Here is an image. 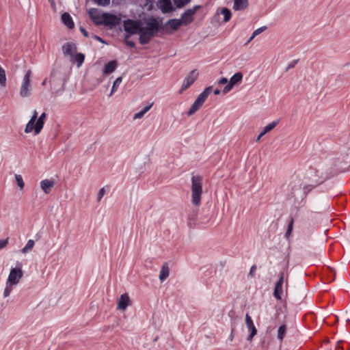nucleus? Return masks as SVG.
Returning a JSON list of instances; mask_svg holds the SVG:
<instances>
[{"label": "nucleus", "mask_w": 350, "mask_h": 350, "mask_svg": "<svg viewBox=\"0 0 350 350\" xmlns=\"http://www.w3.org/2000/svg\"><path fill=\"white\" fill-rule=\"evenodd\" d=\"M15 179L17 183V185L20 188V189H23L25 187V183L23 181V177L20 174H15Z\"/></svg>", "instance_id": "473e14b6"}, {"label": "nucleus", "mask_w": 350, "mask_h": 350, "mask_svg": "<svg viewBox=\"0 0 350 350\" xmlns=\"http://www.w3.org/2000/svg\"><path fill=\"white\" fill-rule=\"evenodd\" d=\"M248 6L247 0H234L233 9L234 10H242L245 9Z\"/></svg>", "instance_id": "412c9836"}, {"label": "nucleus", "mask_w": 350, "mask_h": 350, "mask_svg": "<svg viewBox=\"0 0 350 350\" xmlns=\"http://www.w3.org/2000/svg\"><path fill=\"white\" fill-rule=\"evenodd\" d=\"M126 44L128 46H131V47H135V43L133 41H126Z\"/></svg>", "instance_id": "49530a36"}, {"label": "nucleus", "mask_w": 350, "mask_h": 350, "mask_svg": "<svg viewBox=\"0 0 350 350\" xmlns=\"http://www.w3.org/2000/svg\"><path fill=\"white\" fill-rule=\"evenodd\" d=\"M264 135H262V132L260 133V135L258 136L256 141H259L260 139Z\"/></svg>", "instance_id": "3c124183"}, {"label": "nucleus", "mask_w": 350, "mask_h": 350, "mask_svg": "<svg viewBox=\"0 0 350 350\" xmlns=\"http://www.w3.org/2000/svg\"><path fill=\"white\" fill-rule=\"evenodd\" d=\"M96 4L100 6H107L110 3L111 0H93Z\"/></svg>", "instance_id": "4c0bfd02"}, {"label": "nucleus", "mask_w": 350, "mask_h": 350, "mask_svg": "<svg viewBox=\"0 0 350 350\" xmlns=\"http://www.w3.org/2000/svg\"><path fill=\"white\" fill-rule=\"evenodd\" d=\"M266 29H267L266 26H262L261 27H259V28L255 29L252 33L253 37H256V36H258L260 33L263 32Z\"/></svg>", "instance_id": "58836bf2"}, {"label": "nucleus", "mask_w": 350, "mask_h": 350, "mask_svg": "<svg viewBox=\"0 0 350 350\" xmlns=\"http://www.w3.org/2000/svg\"><path fill=\"white\" fill-rule=\"evenodd\" d=\"M124 29L130 34H138L141 44H148L159 30V22L154 17L141 20L128 19L124 21Z\"/></svg>", "instance_id": "f257e3e1"}, {"label": "nucleus", "mask_w": 350, "mask_h": 350, "mask_svg": "<svg viewBox=\"0 0 350 350\" xmlns=\"http://www.w3.org/2000/svg\"><path fill=\"white\" fill-rule=\"evenodd\" d=\"M198 77V72L197 70H193L191 71L189 75L185 78L183 80L181 88L180 90V92H183L188 88H189L194 81L197 79Z\"/></svg>", "instance_id": "6e6552de"}, {"label": "nucleus", "mask_w": 350, "mask_h": 350, "mask_svg": "<svg viewBox=\"0 0 350 350\" xmlns=\"http://www.w3.org/2000/svg\"><path fill=\"white\" fill-rule=\"evenodd\" d=\"M94 38L96 40H98V42H102V43H106L100 36H94Z\"/></svg>", "instance_id": "a18cd8bd"}, {"label": "nucleus", "mask_w": 350, "mask_h": 350, "mask_svg": "<svg viewBox=\"0 0 350 350\" xmlns=\"http://www.w3.org/2000/svg\"><path fill=\"white\" fill-rule=\"evenodd\" d=\"M130 299L126 294H123L120 296L118 301L117 308L119 310H124L129 305Z\"/></svg>", "instance_id": "6ab92c4d"}, {"label": "nucleus", "mask_w": 350, "mask_h": 350, "mask_svg": "<svg viewBox=\"0 0 350 350\" xmlns=\"http://www.w3.org/2000/svg\"><path fill=\"white\" fill-rule=\"evenodd\" d=\"M191 0H173L174 3L178 8H181L190 2Z\"/></svg>", "instance_id": "f704fd0d"}, {"label": "nucleus", "mask_w": 350, "mask_h": 350, "mask_svg": "<svg viewBox=\"0 0 350 350\" xmlns=\"http://www.w3.org/2000/svg\"><path fill=\"white\" fill-rule=\"evenodd\" d=\"M200 8V5H195L192 8L187 9L180 16L179 18L184 25H187L193 21V16Z\"/></svg>", "instance_id": "0eeeda50"}, {"label": "nucleus", "mask_w": 350, "mask_h": 350, "mask_svg": "<svg viewBox=\"0 0 350 350\" xmlns=\"http://www.w3.org/2000/svg\"><path fill=\"white\" fill-rule=\"evenodd\" d=\"M46 118V114L45 112H43L38 117V120H36V122L35 123L34 129H33V131L35 135H38L41 132V131H42V128L44 126Z\"/></svg>", "instance_id": "4468645a"}, {"label": "nucleus", "mask_w": 350, "mask_h": 350, "mask_svg": "<svg viewBox=\"0 0 350 350\" xmlns=\"http://www.w3.org/2000/svg\"><path fill=\"white\" fill-rule=\"evenodd\" d=\"M38 112L36 110H34L33 112V115L31 118H30L29 121L26 124L25 129V133H29L33 132L34 129V125L38 120Z\"/></svg>", "instance_id": "f3484780"}, {"label": "nucleus", "mask_w": 350, "mask_h": 350, "mask_svg": "<svg viewBox=\"0 0 350 350\" xmlns=\"http://www.w3.org/2000/svg\"><path fill=\"white\" fill-rule=\"evenodd\" d=\"M202 194V179L200 176L191 177V202L196 206L201 204Z\"/></svg>", "instance_id": "7ed1b4c3"}, {"label": "nucleus", "mask_w": 350, "mask_h": 350, "mask_svg": "<svg viewBox=\"0 0 350 350\" xmlns=\"http://www.w3.org/2000/svg\"><path fill=\"white\" fill-rule=\"evenodd\" d=\"M62 51L64 55H68L70 57H71L77 51V46L73 43L67 42L63 45Z\"/></svg>", "instance_id": "dca6fc26"}, {"label": "nucleus", "mask_w": 350, "mask_h": 350, "mask_svg": "<svg viewBox=\"0 0 350 350\" xmlns=\"http://www.w3.org/2000/svg\"><path fill=\"white\" fill-rule=\"evenodd\" d=\"M279 123V120L273 121L268 124L267 126H265L262 131V135H265L266 133H269L271 130H273L275 126Z\"/></svg>", "instance_id": "a878e982"}, {"label": "nucleus", "mask_w": 350, "mask_h": 350, "mask_svg": "<svg viewBox=\"0 0 350 350\" xmlns=\"http://www.w3.org/2000/svg\"><path fill=\"white\" fill-rule=\"evenodd\" d=\"M157 6L163 13H168L174 10L170 0H158Z\"/></svg>", "instance_id": "2eb2a0df"}, {"label": "nucleus", "mask_w": 350, "mask_h": 350, "mask_svg": "<svg viewBox=\"0 0 350 350\" xmlns=\"http://www.w3.org/2000/svg\"><path fill=\"white\" fill-rule=\"evenodd\" d=\"M170 274V269L168 264L167 262H165L161 267V269L159 273V280L161 282H163L165 279H166Z\"/></svg>", "instance_id": "5701e85b"}, {"label": "nucleus", "mask_w": 350, "mask_h": 350, "mask_svg": "<svg viewBox=\"0 0 350 350\" xmlns=\"http://www.w3.org/2000/svg\"><path fill=\"white\" fill-rule=\"evenodd\" d=\"M62 21L63 23L68 28L72 29L74 27V22L72 17L68 13H64L62 15Z\"/></svg>", "instance_id": "aec40b11"}, {"label": "nucleus", "mask_w": 350, "mask_h": 350, "mask_svg": "<svg viewBox=\"0 0 350 350\" xmlns=\"http://www.w3.org/2000/svg\"><path fill=\"white\" fill-rule=\"evenodd\" d=\"M297 62H298V59H295L293 62H291L286 67V70L287 71V70H290L291 68H293L297 64Z\"/></svg>", "instance_id": "a19ab883"}, {"label": "nucleus", "mask_w": 350, "mask_h": 350, "mask_svg": "<svg viewBox=\"0 0 350 350\" xmlns=\"http://www.w3.org/2000/svg\"><path fill=\"white\" fill-rule=\"evenodd\" d=\"M326 178L327 176L319 168L311 167L306 171L304 187L310 190L323 183Z\"/></svg>", "instance_id": "f03ea898"}, {"label": "nucleus", "mask_w": 350, "mask_h": 350, "mask_svg": "<svg viewBox=\"0 0 350 350\" xmlns=\"http://www.w3.org/2000/svg\"><path fill=\"white\" fill-rule=\"evenodd\" d=\"M54 185L55 182L53 180L44 179L40 181V187L46 194L50 193Z\"/></svg>", "instance_id": "a211bd4d"}, {"label": "nucleus", "mask_w": 350, "mask_h": 350, "mask_svg": "<svg viewBox=\"0 0 350 350\" xmlns=\"http://www.w3.org/2000/svg\"><path fill=\"white\" fill-rule=\"evenodd\" d=\"M293 224H294V219L293 218H291L290 219V221L288 224V228H287V230H286V232L284 234V237L286 239H288L290 235L291 234V232L293 231Z\"/></svg>", "instance_id": "7c9ffc66"}, {"label": "nucleus", "mask_w": 350, "mask_h": 350, "mask_svg": "<svg viewBox=\"0 0 350 350\" xmlns=\"http://www.w3.org/2000/svg\"><path fill=\"white\" fill-rule=\"evenodd\" d=\"M23 275V273L21 267L12 268L7 279L6 284L15 286L19 283Z\"/></svg>", "instance_id": "39448f33"}, {"label": "nucleus", "mask_w": 350, "mask_h": 350, "mask_svg": "<svg viewBox=\"0 0 350 350\" xmlns=\"http://www.w3.org/2000/svg\"><path fill=\"white\" fill-rule=\"evenodd\" d=\"M6 82L5 72L4 69L0 66V85L5 86Z\"/></svg>", "instance_id": "72a5a7b5"}, {"label": "nucleus", "mask_w": 350, "mask_h": 350, "mask_svg": "<svg viewBox=\"0 0 350 350\" xmlns=\"http://www.w3.org/2000/svg\"><path fill=\"white\" fill-rule=\"evenodd\" d=\"M85 59V55L83 53H79L77 54H74L72 57H70V62L72 63H77V67H80L83 63Z\"/></svg>", "instance_id": "4be33fe9"}, {"label": "nucleus", "mask_w": 350, "mask_h": 350, "mask_svg": "<svg viewBox=\"0 0 350 350\" xmlns=\"http://www.w3.org/2000/svg\"><path fill=\"white\" fill-rule=\"evenodd\" d=\"M14 286L6 284V286L3 291V297H7L10 295V293L12 292Z\"/></svg>", "instance_id": "c9c22d12"}, {"label": "nucleus", "mask_w": 350, "mask_h": 350, "mask_svg": "<svg viewBox=\"0 0 350 350\" xmlns=\"http://www.w3.org/2000/svg\"><path fill=\"white\" fill-rule=\"evenodd\" d=\"M228 83H229V81H228V79L226 77H222L221 79H220L218 81V84H219V85H224V84H226Z\"/></svg>", "instance_id": "79ce46f5"}, {"label": "nucleus", "mask_w": 350, "mask_h": 350, "mask_svg": "<svg viewBox=\"0 0 350 350\" xmlns=\"http://www.w3.org/2000/svg\"><path fill=\"white\" fill-rule=\"evenodd\" d=\"M45 83H46V80H44L42 83V85H45Z\"/></svg>", "instance_id": "864d4df0"}, {"label": "nucleus", "mask_w": 350, "mask_h": 350, "mask_svg": "<svg viewBox=\"0 0 350 350\" xmlns=\"http://www.w3.org/2000/svg\"><path fill=\"white\" fill-rule=\"evenodd\" d=\"M152 105L151 104L148 106H146L143 109H142L140 111L136 113L133 116V119L136 120V119L142 118L144 116V114L150 109Z\"/></svg>", "instance_id": "cd10ccee"}, {"label": "nucleus", "mask_w": 350, "mask_h": 350, "mask_svg": "<svg viewBox=\"0 0 350 350\" xmlns=\"http://www.w3.org/2000/svg\"><path fill=\"white\" fill-rule=\"evenodd\" d=\"M117 66L116 61L112 60L109 62L104 67L103 73L105 75L113 72Z\"/></svg>", "instance_id": "b1692460"}, {"label": "nucleus", "mask_w": 350, "mask_h": 350, "mask_svg": "<svg viewBox=\"0 0 350 350\" xmlns=\"http://www.w3.org/2000/svg\"><path fill=\"white\" fill-rule=\"evenodd\" d=\"M31 71L28 70L25 73L21 86L20 95L23 97H28L31 95Z\"/></svg>", "instance_id": "423d86ee"}, {"label": "nucleus", "mask_w": 350, "mask_h": 350, "mask_svg": "<svg viewBox=\"0 0 350 350\" xmlns=\"http://www.w3.org/2000/svg\"><path fill=\"white\" fill-rule=\"evenodd\" d=\"M233 330H234V329H232L231 334H230V340H232V338H233V334H232V333H233Z\"/></svg>", "instance_id": "603ef678"}, {"label": "nucleus", "mask_w": 350, "mask_h": 350, "mask_svg": "<svg viewBox=\"0 0 350 350\" xmlns=\"http://www.w3.org/2000/svg\"><path fill=\"white\" fill-rule=\"evenodd\" d=\"M213 93H214L215 95H218V94H220V90H218V89H216V90H214Z\"/></svg>", "instance_id": "8fccbe9b"}, {"label": "nucleus", "mask_w": 350, "mask_h": 350, "mask_svg": "<svg viewBox=\"0 0 350 350\" xmlns=\"http://www.w3.org/2000/svg\"><path fill=\"white\" fill-rule=\"evenodd\" d=\"M256 265H252V266L251 267L250 270V275H252V276H253V275H254V272H255V271H256Z\"/></svg>", "instance_id": "c03bdc74"}, {"label": "nucleus", "mask_w": 350, "mask_h": 350, "mask_svg": "<svg viewBox=\"0 0 350 350\" xmlns=\"http://www.w3.org/2000/svg\"><path fill=\"white\" fill-rule=\"evenodd\" d=\"M8 243V240H0V249L4 247Z\"/></svg>", "instance_id": "37998d69"}, {"label": "nucleus", "mask_w": 350, "mask_h": 350, "mask_svg": "<svg viewBox=\"0 0 350 350\" xmlns=\"http://www.w3.org/2000/svg\"><path fill=\"white\" fill-rule=\"evenodd\" d=\"M89 15L93 22L98 25H103V13H101L98 9L96 8H91L90 9Z\"/></svg>", "instance_id": "f8f14e48"}, {"label": "nucleus", "mask_w": 350, "mask_h": 350, "mask_svg": "<svg viewBox=\"0 0 350 350\" xmlns=\"http://www.w3.org/2000/svg\"><path fill=\"white\" fill-rule=\"evenodd\" d=\"M255 37H253V35L252 34L251 37L249 38V40L247 41L245 44H249Z\"/></svg>", "instance_id": "09e8293b"}, {"label": "nucleus", "mask_w": 350, "mask_h": 350, "mask_svg": "<svg viewBox=\"0 0 350 350\" xmlns=\"http://www.w3.org/2000/svg\"><path fill=\"white\" fill-rule=\"evenodd\" d=\"M284 273L282 272L281 273L278 281L276 282L274 288V292L273 295L277 299H281L283 290H282V286L284 283Z\"/></svg>", "instance_id": "9b49d317"}, {"label": "nucleus", "mask_w": 350, "mask_h": 350, "mask_svg": "<svg viewBox=\"0 0 350 350\" xmlns=\"http://www.w3.org/2000/svg\"><path fill=\"white\" fill-rule=\"evenodd\" d=\"M103 25L115 27L119 24L120 19L114 14L109 13H103Z\"/></svg>", "instance_id": "9d476101"}, {"label": "nucleus", "mask_w": 350, "mask_h": 350, "mask_svg": "<svg viewBox=\"0 0 350 350\" xmlns=\"http://www.w3.org/2000/svg\"><path fill=\"white\" fill-rule=\"evenodd\" d=\"M14 286L6 284V286L3 291V297H7L10 295V293L12 292Z\"/></svg>", "instance_id": "e433bc0d"}, {"label": "nucleus", "mask_w": 350, "mask_h": 350, "mask_svg": "<svg viewBox=\"0 0 350 350\" xmlns=\"http://www.w3.org/2000/svg\"><path fill=\"white\" fill-rule=\"evenodd\" d=\"M122 78L121 77H118L114 81L113 85H112L111 92L109 94V96H111L116 91L117 88H118L120 84L122 83Z\"/></svg>", "instance_id": "2f4dec72"}, {"label": "nucleus", "mask_w": 350, "mask_h": 350, "mask_svg": "<svg viewBox=\"0 0 350 350\" xmlns=\"http://www.w3.org/2000/svg\"><path fill=\"white\" fill-rule=\"evenodd\" d=\"M105 189L104 187L101 188L98 193V195H97V201L99 202L101 200V199L103 198V197L105 196Z\"/></svg>", "instance_id": "ea45409f"}, {"label": "nucleus", "mask_w": 350, "mask_h": 350, "mask_svg": "<svg viewBox=\"0 0 350 350\" xmlns=\"http://www.w3.org/2000/svg\"><path fill=\"white\" fill-rule=\"evenodd\" d=\"M35 245V242L32 239H29L26 243L25 246L21 250V252L23 254L27 253L32 250Z\"/></svg>", "instance_id": "c85d7f7f"}, {"label": "nucleus", "mask_w": 350, "mask_h": 350, "mask_svg": "<svg viewBox=\"0 0 350 350\" xmlns=\"http://www.w3.org/2000/svg\"><path fill=\"white\" fill-rule=\"evenodd\" d=\"M243 79V74L240 72H236L234 75H233L231 78L230 79L229 83L225 86V88L223 90V93L226 94L228 92H230L233 86L241 82Z\"/></svg>", "instance_id": "1a4fd4ad"}, {"label": "nucleus", "mask_w": 350, "mask_h": 350, "mask_svg": "<svg viewBox=\"0 0 350 350\" xmlns=\"http://www.w3.org/2000/svg\"><path fill=\"white\" fill-rule=\"evenodd\" d=\"M245 324L247 328L250 332V334L247 337V340L251 341L254 336L256 334L257 329L253 323L252 317L248 314H246L245 315Z\"/></svg>", "instance_id": "ddd939ff"}, {"label": "nucleus", "mask_w": 350, "mask_h": 350, "mask_svg": "<svg viewBox=\"0 0 350 350\" xmlns=\"http://www.w3.org/2000/svg\"><path fill=\"white\" fill-rule=\"evenodd\" d=\"M211 91L212 87L209 86L205 88L204 90L198 95L197 98L191 106L189 110L188 111L187 114L189 116H192L200 109V107H202Z\"/></svg>", "instance_id": "20e7f679"}, {"label": "nucleus", "mask_w": 350, "mask_h": 350, "mask_svg": "<svg viewBox=\"0 0 350 350\" xmlns=\"http://www.w3.org/2000/svg\"><path fill=\"white\" fill-rule=\"evenodd\" d=\"M166 25L170 26L173 30H176L183 24L180 19L173 18L168 20L166 23Z\"/></svg>", "instance_id": "393cba45"}, {"label": "nucleus", "mask_w": 350, "mask_h": 350, "mask_svg": "<svg viewBox=\"0 0 350 350\" xmlns=\"http://www.w3.org/2000/svg\"><path fill=\"white\" fill-rule=\"evenodd\" d=\"M80 30L82 32V33L84 35V36L85 37H88V31L83 28V27H81L80 28Z\"/></svg>", "instance_id": "de8ad7c7"}, {"label": "nucleus", "mask_w": 350, "mask_h": 350, "mask_svg": "<svg viewBox=\"0 0 350 350\" xmlns=\"http://www.w3.org/2000/svg\"><path fill=\"white\" fill-rule=\"evenodd\" d=\"M221 13L224 15V21L228 22L231 18L232 14L228 8H224L221 9Z\"/></svg>", "instance_id": "c756f323"}, {"label": "nucleus", "mask_w": 350, "mask_h": 350, "mask_svg": "<svg viewBox=\"0 0 350 350\" xmlns=\"http://www.w3.org/2000/svg\"><path fill=\"white\" fill-rule=\"evenodd\" d=\"M286 326L285 325H282L278 327L277 337L280 342H282L284 337L286 334Z\"/></svg>", "instance_id": "bb28decb"}]
</instances>
